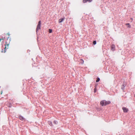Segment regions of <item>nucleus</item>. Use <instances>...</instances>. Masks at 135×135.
I'll use <instances>...</instances> for the list:
<instances>
[{
  "instance_id": "nucleus-1",
  "label": "nucleus",
  "mask_w": 135,
  "mask_h": 135,
  "mask_svg": "<svg viewBox=\"0 0 135 135\" xmlns=\"http://www.w3.org/2000/svg\"><path fill=\"white\" fill-rule=\"evenodd\" d=\"M110 102L109 101H106L105 100L102 101L100 102V104L102 106H105L106 105L110 104Z\"/></svg>"
},
{
  "instance_id": "nucleus-2",
  "label": "nucleus",
  "mask_w": 135,
  "mask_h": 135,
  "mask_svg": "<svg viewBox=\"0 0 135 135\" xmlns=\"http://www.w3.org/2000/svg\"><path fill=\"white\" fill-rule=\"evenodd\" d=\"M41 21H39L38 22V24L37 25V28H36V31H37L38 30L40 29L41 28Z\"/></svg>"
},
{
  "instance_id": "nucleus-3",
  "label": "nucleus",
  "mask_w": 135,
  "mask_h": 135,
  "mask_svg": "<svg viewBox=\"0 0 135 135\" xmlns=\"http://www.w3.org/2000/svg\"><path fill=\"white\" fill-rule=\"evenodd\" d=\"M122 109L124 112H127L128 111V109L126 108L123 107Z\"/></svg>"
},
{
  "instance_id": "nucleus-4",
  "label": "nucleus",
  "mask_w": 135,
  "mask_h": 135,
  "mask_svg": "<svg viewBox=\"0 0 135 135\" xmlns=\"http://www.w3.org/2000/svg\"><path fill=\"white\" fill-rule=\"evenodd\" d=\"M92 1V0H83V2L84 3H86L87 1L89 2H91Z\"/></svg>"
},
{
  "instance_id": "nucleus-5",
  "label": "nucleus",
  "mask_w": 135,
  "mask_h": 135,
  "mask_svg": "<svg viewBox=\"0 0 135 135\" xmlns=\"http://www.w3.org/2000/svg\"><path fill=\"white\" fill-rule=\"evenodd\" d=\"M64 20V18H62L61 19H60L59 20V23H60L62 22Z\"/></svg>"
},
{
  "instance_id": "nucleus-6",
  "label": "nucleus",
  "mask_w": 135,
  "mask_h": 135,
  "mask_svg": "<svg viewBox=\"0 0 135 135\" xmlns=\"http://www.w3.org/2000/svg\"><path fill=\"white\" fill-rule=\"evenodd\" d=\"M111 47L112 50L113 51L114 50V48L115 47V46L114 45H112Z\"/></svg>"
},
{
  "instance_id": "nucleus-7",
  "label": "nucleus",
  "mask_w": 135,
  "mask_h": 135,
  "mask_svg": "<svg viewBox=\"0 0 135 135\" xmlns=\"http://www.w3.org/2000/svg\"><path fill=\"white\" fill-rule=\"evenodd\" d=\"M19 118L21 120H23L24 119V117L21 116H19Z\"/></svg>"
},
{
  "instance_id": "nucleus-8",
  "label": "nucleus",
  "mask_w": 135,
  "mask_h": 135,
  "mask_svg": "<svg viewBox=\"0 0 135 135\" xmlns=\"http://www.w3.org/2000/svg\"><path fill=\"white\" fill-rule=\"evenodd\" d=\"M126 25H128V28H130L131 27V26L130 25H129V23H126Z\"/></svg>"
},
{
  "instance_id": "nucleus-9",
  "label": "nucleus",
  "mask_w": 135,
  "mask_h": 135,
  "mask_svg": "<svg viewBox=\"0 0 135 135\" xmlns=\"http://www.w3.org/2000/svg\"><path fill=\"white\" fill-rule=\"evenodd\" d=\"M126 85V84H123L122 87V89L123 90L124 89V88L125 87Z\"/></svg>"
},
{
  "instance_id": "nucleus-10",
  "label": "nucleus",
  "mask_w": 135,
  "mask_h": 135,
  "mask_svg": "<svg viewBox=\"0 0 135 135\" xmlns=\"http://www.w3.org/2000/svg\"><path fill=\"white\" fill-rule=\"evenodd\" d=\"M48 123H49V124L50 126H52V122L51 121H49Z\"/></svg>"
},
{
  "instance_id": "nucleus-11",
  "label": "nucleus",
  "mask_w": 135,
  "mask_h": 135,
  "mask_svg": "<svg viewBox=\"0 0 135 135\" xmlns=\"http://www.w3.org/2000/svg\"><path fill=\"white\" fill-rule=\"evenodd\" d=\"M100 80L99 78H98L97 80H96V82H98Z\"/></svg>"
},
{
  "instance_id": "nucleus-12",
  "label": "nucleus",
  "mask_w": 135,
  "mask_h": 135,
  "mask_svg": "<svg viewBox=\"0 0 135 135\" xmlns=\"http://www.w3.org/2000/svg\"><path fill=\"white\" fill-rule=\"evenodd\" d=\"M96 44V41H94L93 42V44L94 45H95Z\"/></svg>"
},
{
  "instance_id": "nucleus-13",
  "label": "nucleus",
  "mask_w": 135,
  "mask_h": 135,
  "mask_svg": "<svg viewBox=\"0 0 135 135\" xmlns=\"http://www.w3.org/2000/svg\"><path fill=\"white\" fill-rule=\"evenodd\" d=\"M52 30L51 29H49V32L50 33H51L52 32Z\"/></svg>"
},
{
  "instance_id": "nucleus-14",
  "label": "nucleus",
  "mask_w": 135,
  "mask_h": 135,
  "mask_svg": "<svg viewBox=\"0 0 135 135\" xmlns=\"http://www.w3.org/2000/svg\"><path fill=\"white\" fill-rule=\"evenodd\" d=\"M54 123L55 124H57V122L56 121H54Z\"/></svg>"
},
{
  "instance_id": "nucleus-15",
  "label": "nucleus",
  "mask_w": 135,
  "mask_h": 135,
  "mask_svg": "<svg viewBox=\"0 0 135 135\" xmlns=\"http://www.w3.org/2000/svg\"><path fill=\"white\" fill-rule=\"evenodd\" d=\"M81 63L82 64H83L84 63V61L83 60L81 59Z\"/></svg>"
},
{
  "instance_id": "nucleus-16",
  "label": "nucleus",
  "mask_w": 135,
  "mask_h": 135,
  "mask_svg": "<svg viewBox=\"0 0 135 135\" xmlns=\"http://www.w3.org/2000/svg\"><path fill=\"white\" fill-rule=\"evenodd\" d=\"M94 92H96V89L95 88L94 89Z\"/></svg>"
},
{
  "instance_id": "nucleus-17",
  "label": "nucleus",
  "mask_w": 135,
  "mask_h": 135,
  "mask_svg": "<svg viewBox=\"0 0 135 135\" xmlns=\"http://www.w3.org/2000/svg\"><path fill=\"white\" fill-rule=\"evenodd\" d=\"M1 52H3V50H2V51Z\"/></svg>"
},
{
  "instance_id": "nucleus-18",
  "label": "nucleus",
  "mask_w": 135,
  "mask_h": 135,
  "mask_svg": "<svg viewBox=\"0 0 135 135\" xmlns=\"http://www.w3.org/2000/svg\"><path fill=\"white\" fill-rule=\"evenodd\" d=\"M2 93L1 92V94H2Z\"/></svg>"
}]
</instances>
